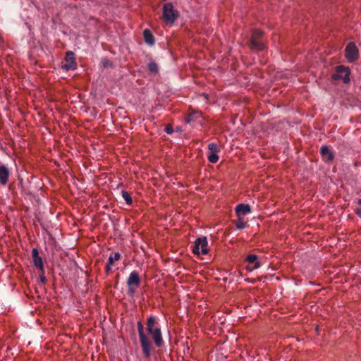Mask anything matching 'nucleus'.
Masks as SVG:
<instances>
[{
  "instance_id": "obj_18",
  "label": "nucleus",
  "mask_w": 361,
  "mask_h": 361,
  "mask_svg": "<svg viewBox=\"0 0 361 361\" xmlns=\"http://www.w3.org/2000/svg\"><path fill=\"white\" fill-rule=\"evenodd\" d=\"M121 258V255L118 252H115L113 255H111L108 259V263L109 264H114L115 261L119 260Z\"/></svg>"
},
{
  "instance_id": "obj_1",
  "label": "nucleus",
  "mask_w": 361,
  "mask_h": 361,
  "mask_svg": "<svg viewBox=\"0 0 361 361\" xmlns=\"http://www.w3.org/2000/svg\"><path fill=\"white\" fill-rule=\"evenodd\" d=\"M146 324L147 331L152 336L154 345L157 348H161L164 345V341L159 324L154 317L150 316L148 317Z\"/></svg>"
},
{
  "instance_id": "obj_13",
  "label": "nucleus",
  "mask_w": 361,
  "mask_h": 361,
  "mask_svg": "<svg viewBox=\"0 0 361 361\" xmlns=\"http://www.w3.org/2000/svg\"><path fill=\"white\" fill-rule=\"evenodd\" d=\"M250 48L255 51H261L264 49V46L262 42L255 38H251L250 43Z\"/></svg>"
},
{
  "instance_id": "obj_6",
  "label": "nucleus",
  "mask_w": 361,
  "mask_h": 361,
  "mask_svg": "<svg viewBox=\"0 0 361 361\" xmlns=\"http://www.w3.org/2000/svg\"><path fill=\"white\" fill-rule=\"evenodd\" d=\"M192 252L197 255L207 254V240L206 237L198 238L196 239L195 242V245L193 246L192 248Z\"/></svg>"
},
{
  "instance_id": "obj_21",
  "label": "nucleus",
  "mask_w": 361,
  "mask_h": 361,
  "mask_svg": "<svg viewBox=\"0 0 361 361\" xmlns=\"http://www.w3.org/2000/svg\"><path fill=\"white\" fill-rule=\"evenodd\" d=\"M208 160L211 163H216L219 160V156L217 153H209V154L207 156Z\"/></svg>"
},
{
  "instance_id": "obj_11",
  "label": "nucleus",
  "mask_w": 361,
  "mask_h": 361,
  "mask_svg": "<svg viewBox=\"0 0 361 361\" xmlns=\"http://www.w3.org/2000/svg\"><path fill=\"white\" fill-rule=\"evenodd\" d=\"M320 153L324 161H331L334 159V154L326 145L322 146Z\"/></svg>"
},
{
  "instance_id": "obj_10",
  "label": "nucleus",
  "mask_w": 361,
  "mask_h": 361,
  "mask_svg": "<svg viewBox=\"0 0 361 361\" xmlns=\"http://www.w3.org/2000/svg\"><path fill=\"white\" fill-rule=\"evenodd\" d=\"M251 212V208L249 204H239L235 207V213L238 217H243Z\"/></svg>"
},
{
  "instance_id": "obj_14",
  "label": "nucleus",
  "mask_w": 361,
  "mask_h": 361,
  "mask_svg": "<svg viewBox=\"0 0 361 361\" xmlns=\"http://www.w3.org/2000/svg\"><path fill=\"white\" fill-rule=\"evenodd\" d=\"M145 42L149 45L154 44V37L149 30H145L143 32Z\"/></svg>"
},
{
  "instance_id": "obj_12",
  "label": "nucleus",
  "mask_w": 361,
  "mask_h": 361,
  "mask_svg": "<svg viewBox=\"0 0 361 361\" xmlns=\"http://www.w3.org/2000/svg\"><path fill=\"white\" fill-rule=\"evenodd\" d=\"M9 170L3 164L0 165V183L3 185H6L8 180L9 177Z\"/></svg>"
},
{
  "instance_id": "obj_17",
  "label": "nucleus",
  "mask_w": 361,
  "mask_h": 361,
  "mask_svg": "<svg viewBox=\"0 0 361 361\" xmlns=\"http://www.w3.org/2000/svg\"><path fill=\"white\" fill-rule=\"evenodd\" d=\"M121 194H122V197L125 200L126 204L128 205H130L133 202L130 195L126 190H122Z\"/></svg>"
},
{
  "instance_id": "obj_20",
  "label": "nucleus",
  "mask_w": 361,
  "mask_h": 361,
  "mask_svg": "<svg viewBox=\"0 0 361 361\" xmlns=\"http://www.w3.org/2000/svg\"><path fill=\"white\" fill-rule=\"evenodd\" d=\"M34 265L39 267L42 271H44V265L42 257H39L33 259Z\"/></svg>"
},
{
  "instance_id": "obj_9",
  "label": "nucleus",
  "mask_w": 361,
  "mask_h": 361,
  "mask_svg": "<svg viewBox=\"0 0 361 361\" xmlns=\"http://www.w3.org/2000/svg\"><path fill=\"white\" fill-rule=\"evenodd\" d=\"M257 255H250L246 258V262L248 263V266L247 267V269L250 271H252L255 269H257L260 267V262L257 260Z\"/></svg>"
},
{
  "instance_id": "obj_2",
  "label": "nucleus",
  "mask_w": 361,
  "mask_h": 361,
  "mask_svg": "<svg viewBox=\"0 0 361 361\" xmlns=\"http://www.w3.org/2000/svg\"><path fill=\"white\" fill-rule=\"evenodd\" d=\"M137 330L143 355L145 357L149 358L152 355V350L153 347L150 339L149 336L145 334L144 331V326L140 322H137Z\"/></svg>"
},
{
  "instance_id": "obj_25",
  "label": "nucleus",
  "mask_w": 361,
  "mask_h": 361,
  "mask_svg": "<svg viewBox=\"0 0 361 361\" xmlns=\"http://www.w3.org/2000/svg\"><path fill=\"white\" fill-rule=\"evenodd\" d=\"M111 266H112V264H109V263H107V264L106 266V273H109L111 271Z\"/></svg>"
},
{
  "instance_id": "obj_4",
  "label": "nucleus",
  "mask_w": 361,
  "mask_h": 361,
  "mask_svg": "<svg viewBox=\"0 0 361 361\" xmlns=\"http://www.w3.org/2000/svg\"><path fill=\"white\" fill-rule=\"evenodd\" d=\"M350 70L343 66H338L336 68L335 73L332 75V79L334 80H342L344 83H348L350 82Z\"/></svg>"
},
{
  "instance_id": "obj_7",
  "label": "nucleus",
  "mask_w": 361,
  "mask_h": 361,
  "mask_svg": "<svg viewBox=\"0 0 361 361\" xmlns=\"http://www.w3.org/2000/svg\"><path fill=\"white\" fill-rule=\"evenodd\" d=\"M345 52V57L349 62H354L359 57V51L354 42H350L347 44Z\"/></svg>"
},
{
  "instance_id": "obj_3",
  "label": "nucleus",
  "mask_w": 361,
  "mask_h": 361,
  "mask_svg": "<svg viewBox=\"0 0 361 361\" xmlns=\"http://www.w3.org/2000/svg\"><path fill=\"white\" fill-rule=\"evenodd\" d=\"M179 13L174 9L172 3L169 2L163 6V18L167 24L173 25L176 20L178 18Z\"/></svg>"
},
{
  "instance_id": "obj_24",
  "label": "nucleus",
  "mask_w": 361,
  "mask_h": 361,
  "mask_svg": "<svg viewBox=\"0 0 361 361\" xmlns=\"http://www.w3.org/2000/svg\"><path fill=\"white\" fill-rule=\"evenodd\" d=\"M165 131L168 134H171V133H172L173 132V128L171 126H169L166 127Z\"/></svg>"
},
{
  "instance_id": "obj_16",
  "label": "nucleus",
  "mask_w": 361,
  "mask_h": 361,
  "mask_svg": "<svg viewBox=\"0 0 361 361\" xmlns=\"http://www.w3.org/2000/svg\"><path fill=\"white\" fill-rule=\"evenodd\" d=\"M148 69L152 73H157L159 72L158 65L154 61H150L148 64Z\"/></svg>"
},
{
  "instance_id": "obj_27",
  "label": "nucleus",
  "mask_w": 361,
  "mask_h": 361,
  "mask_svg": "<svg viewBox=\"0 0 361 361\" xmlns=\"http://www.w3.org/2000/svg\"><path fill=\"white\" fill-rule=\"evenodd\" d=\"M192 114L189 115L188 117L186 118V123H190L192 121Z\"/></svg>"
},
{
  "instance_id": "obj_22",
  "label": "nucleus",
  "mask_w": 361,
  "mask_h": 361,
  "mask_svg": "<svg viewBox=\"0 0 361 361\" xmlns=\"http://www.w3.org/2000/svg\"><path fill=\"white\" fill-rule=\"evenodd\" d=\"M263 35V32L259 30H255L252 32V37L256 39H259Z\"/></svg>"
},
{
  "instance_id": "obj_26",
  "label": "nucleus",
  "mask_w": 361,
  "mask_h": 361,
  "mask_svg": "<svg viewBox=\"0 0 361 361\" xmlns=\"http://www.w3.org/2000/svg\"><path fill=\"white\" fill-rule=\"evenodd\" d=\"M357 204L361 206V199L357 200ZM356 214H358L359 216H361V209H357L356 211Z\"/></svg>"
},
{
  "instance_id": "obj_8",
  "label": "nucleus",
  "mask_w": 361,
  "mask_h": 361,
  "mask_svg": "<svg viewBox=\"0 0 361 361\" xmlns=\"http://www.w3.org/2000/svg\"><path fill=\"white\" fill-rule=\"evenodd\" d=\"M65 63L62 65V68L66 71L75 70L77 63L75 61L74 53L71 51H68L66 55Z\"/></svg>"
},
{
  "instance_id": "obj_15",
  "label": "nucleus",
  "mask_w": 361,
  "mask_h": 361,
  "mask_svg": "<svg viewBox=\"0 0 361 361\" xmlns=\"http://www.w3.org/2000/svg\"><path fill=\"white\" fill-rule=\"evenodd\" d=\"M235 226L238 230H241L247 226V223L244 221L243 217H238V220L235 221Z\"/></svg>"
},
{
  "instance_id": "obj_5",
  "label": "nucleus",
  "mask_w": 361,
  "mask_h": 361,
  "mask_svg": "<svg viewBox=\"0 0 361 361\" xmlns=\"http://www.w3.org/2000/svg\"><path fill=\"white\" fill-rule=\"evenodd\" d=\"M140 283V279L138 273L135 271H132L128 279L127 284L128 286V294L131 296L135 293V288L138 287Z\"/></svg>"
},
{
  "instance_id": "obj_23",
  "label": "nucleus",
  "mask_w": 361,
  "mask_h": 361,
  "mask_svg": "<svg viewBox=\"0 0 361 361\" xmlns=\"http://www.w3.org/2000/svg\"><path fill=\"white\" fill-rule=\"evenodd\" d=\"M32 259L39 257V256L38 250L37 248H33L32 249Z\"/></svg>"
},
{
  "instance_id": "obj_19",
  "label": "nucleus",
  "mask_w": 361,
  "mask_h": 361,
  "mask_svg": "<svg viewBox=\"0 0 361 361\" xmlns=\"http://www.w3.org/2000/svg\"><path fill=\"white\" fill-rule=\"evenodd\" d=\"M208 149L209 150V153H218L220 152V147L214 142L209 143L208 145Z\"/></svg>"
}]
</instances>
